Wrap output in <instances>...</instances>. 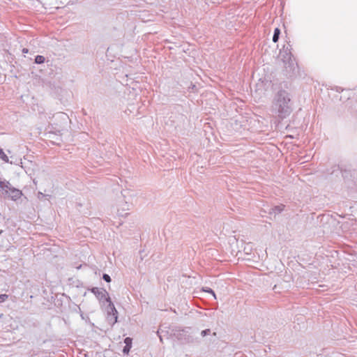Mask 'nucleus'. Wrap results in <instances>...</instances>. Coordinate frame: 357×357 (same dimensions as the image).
Segmentation results:
<instances>
[{
    "label": "nucleus",
    "mask_w": 357,
    "mask_h": 357,
    "mask_svg": "<svg viewBox=\"0 0 357 357\" xmlns=\"http://www.w3.org/2000/svg\"><path fill=\"white\" fill-rule=\"evenodd\" d=\"M284 72L289 78H296L300 76V68L295 59L284 62Z\"/></svg>",
    "instance_id": "2"
},
{
    "label": "nucleus",
    "mask_w": 357,
    "mask_h": 357,
    "mask_svg": "<svg viewBox=\"0 0 357 357\" xmlns=\"http://www.w3.org/2000/svg\"><path fill=\"white\" fill-rule=\"evenodd\" d=\"M13 186L8 181H1L0 182V189L3 191H4V193L6 194V190H9Z\"/></svg>",
    "instance_id": "8"
},
{
    "label": "nucleus",
    "mask_w": 357,
    "mask_h": 357,
    "mask_svg": "<svg viewBox=\"0 0 357 357\" xmlns=\"http://www.w3.org/2000/svg\"><path fill=\"white\" fill-rule=\"evenodd\" d=\"M3 230H0V235L3 233Z\"/></svg>",
    "instance_id": "23"
},
{
    "label": "nucleus",
    "mask_w": 357,
    "mask_h": 357,
    "mask_svg": "<svg viewBox=\"0 0 357 357\" xmlns=\"http://www.w3.org/2000/svg\"><path fill=\"white\" fill-rule=\"evenodd\" d=\"M0 159L4 162L13 164V162H10L8 155L5 153L3 150L0 147Z\"/></svg>",
    "instance_id": "10"
},
{
    "label": "nucleus",
    "mask_w": 357,
    "mask_h": 357,
    "mask_svg": "<svg viewBox=\"0 0 357 357\" xmlns=\"http://www.w3.org/2000/svg\"><path fill=\"white\" fill-rule=\"evenodd\" d=\"M158 336L160 337V341L162 342V338L161 335H160L159 331H158Z\"/></svg>",
    "instance_id": "22"
},
{
    "label": "nucleus",
    "mask_w": 357,
    "mask_h": 357,
    "mask_svg": "<svg viewBox=\"0 0 357 357\" xmlns=\"http://www.w3.org/2000/svg\"><path fill=\"white\" fill-rule=\"evenodd\" d=\"M102 278L104 281L108 283L112 281L111 277L107 273H103Z\"/></svg>",
    "instance_id": "16"
},
{
    "label": "nucleus",
    "mask_w": 357,
    "mask_h": 357,
    "mask_svg": "<svg viewBox=\"0 0 357 357\" xmlns=\"http://www.w3.org/2000/svg\"><path fill=\"white\" fill-rule=\"evenodd\" d=\"M105 303H107L106 306L107 321L111 326H114L118 321V311L110 297H107V301Z\"/></svg>",
    "instance_id": "3"
},
{
    "label": "nucleus",
    "mask_w": 357,
    "mask_h": 357,
    "mask_svg": "<svg viewBox=\"0 0 357 357\" xmlns=\"http://www.w3.org/2000/svg\"><path fill=\"white\" fill-rule=\"evenodd\" d=\"M6 195H8L10 199L17 201L22 197V192L15 187H12L9 190H6Z\"/></svg>",
    "instance_id": "6"
},
{
    "label": "nucleus",
    "mask_w": 357,
    "mask_h": 357,
    "mask_svg": "<svg viewBox=\"0 0 357 357\" xmlns=\"http://www.w3.org/2000/svg\"><path fill=\"white\" fill-rule=\"evenodd\" d=\"M197 89L195 84L190 83V86L188 87V91L190 93H195Z\"/></svg>",
    "instance_id": "14"
},
{
    "label": "nucleus",
    "mask_w": 357,
    "mask_h": 357,
    "mask_svg": "<svg viewBox=\"0 0 357 357\" xmlns=\"http://www.w3.org/2000/svg\"><path fill=\"white\" fill-rule=\"evenodd\" d=\"M125 206H126V207L123 206V207L122 208V209H123V211H125V210H129L128 204V203H127V202H126Z\"/></svg>",
    "instance_id": "20"
},
{
    "label": "nucleus",
    "mask_w": 357,
    "mask_h": 357,
    "mask_svg": "<svg viewBox=\"0 0 357 357\" xmlns=\"http://www.w3.org/2000/svg\"><path fill=\"white\" fill-rule=\"evenodd\" d=\"M271 112L279 120H283L291 114L293 102L291 95L288 91L281 88L275 93Z\"/></svg>",
    "instance_id": "1"
},
{
    "label": "nucleus",
    "mask_w": 357,
    "mask_h": 357,
    "mask_svg": "<svg viewBox=\"0 0 357 357\" xmlns=\"http://www.w3.org/2000/svg\"><path fill=\"white\" fill-rule=\"evenodd\" d=\"M89 290L93 293L99 302L103 305L107 301V297H109L108 292L103 288L92 287Z\"/></svg>",
    "instance_id": "5"
},
{
    "label": "nucleus",
    "mask_w": 357,
    "mask_h": 357,
    "mask_svg": "<svg viewBox=\"0 0 357 357\" xmlns=\"http://www.w3.org/2000/svg\"><path fill=\"white\" fill-rule=\"evenodd\" d=\"M342 170L339 165H334L331 167V174L341 173Z\"/></svg>",
    "instance_id": "13"
},
{
    "label": "nucleus",
    "mask_w": 357,
    "mask_h": 357,
    "mask_svg": "<svg viewBox=\"0 0 357 357\" xmlns=\"http://www.w3.org/2000/svg\"><path fill=\"white\" fill-rule=\"evenodd\" d=\"M28 52H29L28 49H26V48H23L22 49V53L26 54V53H28Z\"/></svg>",
    "instance_id": "21"
},
{
    "label": "nucleus",
    "mask_w": 357,
    "mask_h": 357,
    "mask_svg": "<svg viewBox=\"0 0 357 357\" xmlns=\"http://www.w3.org/2000/svg\"><path fill=\"white\" fill-rule=\"evenodd\" d=\"M123 342H124L126 346H130V347H132V338H131L130 337H126L124 339Z\"/></svg>",
    "instance_id": "15"
},
{
    "label": "nucleus",
    "mask_w": 357,
    "mask_h": 357,
    "mask_svg": "<svg viewBox=\"0 0 357 357\" xmlns=\"http://www.w3.org/2000/svg\"><path fill=\"white\" fill-rule=\"evenodd\" d=\"M284 208V206L282 204L275 206L274 207H273L271 209L269 213H270V214H275V215L280 214L282 211H283Z\"/></svg>",
    "instance_id": "7"
},
{
    "label": "nucleus",
    "mask_w": 357,
    "mask_h": 357,
    "mask_svg": "<svg viewBox=\"0 0 357 357\" xmlns=\"http://www.w3.org/2000/svg\"><path fill=\"white\" fill-rule=\"evenodd\" d=\"M45 58L42 55H37L35 56L34 62L37 64H42L45 62Z\"/></svg>",
    "instance_id": "11"
},
{
    "label": "nucleus",
    "mask_w": 357,
    "mask_h": 357,
    "mask_svg": "<svg viewBox=\"0 0 357 357\" xmlns=\"http://www.w3.org/2000/svg\"><path fill=\"white\" fill-rule=\"evenodd\" d=\"M8 298V295H7L6 294H0V303L6 301Z\"/></svg>",
    "instance_id": "18"
},
{
    "label": "nucleus",
    "mask_w": 357,
    "mask_h": 357,
    "mask_svg": "<svg viewBox=\"0 0 357 357\" xmlns=\"http://www.w3.org/2000/svg\"><path fill=\"white\" fill-rule=\"evenodd\" d=\"M280 29L279 28H275L274 29V31H273V38H272V40L273 43H277L280 38Z\"/></svg>",
    "instance_id": "9"
},
{
    "label": "nucleus",
    "mask_w": 357,
    "mask_h": 357,
    "mask_svg": "<svg viewBox=\"0 0 357 357\" xmlns=\"http://www.w3.org/2000/svg\"><path fill=\"white\" fill-rule=\"evenodd\" d=\"M131 348H132V347H130V346H126L125 345L123 347V350H122L123 354H128L130 351V349H131Z\"/></svg>",
    "instance_id": "17"
},
{
    "label": "nucleus",
    "mask_w": 357,
    "mask_h": 357,
    "mask_svg": "<svg viewBox=\"0 0 357 357\" xmlns=\"http://www.w3.org/2000/svg\"><path fill=\"white\" fill-rule=\"evenodd\" d=\"M211 333V330L209 328L203 330L201 332V335L202 337H205L206 335H208Z\"/></svg>",
    "instance_id": "19"
},
{
    "label": "nucleus",
    "mask_w": 357,
    "mask_h": 357,
    "mask_svg": "<svg viewBox=\"0 0 357 357\" xmlns=\"http://www.w3.org/2000/svg\"><path fill=\"white\" fill-rule=\"evenodd\" d=\"M280 54L282 63L296 59L292 54V45L290 42H287L283 45L282 48L280 50Z\"/></svg>",
    "instance_id": "4"
},
{
    "label": "nucleus",
    "mask_w": 357,
    "mask_h": 357,
    "mask_svg": "<svg viewBox=\"0 0 357 357\" xmlns=\"http://www.w3.org/2000/svg\"><path fill=\"white\" fill-rule=\"evenodd\" d=\"M202 291H204V292H207L208 294H211L213 298L215 299H216V295H215V291L210 287H202Z\"/></svg>",
    "instance_id": "12"
}]
</instances>
